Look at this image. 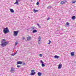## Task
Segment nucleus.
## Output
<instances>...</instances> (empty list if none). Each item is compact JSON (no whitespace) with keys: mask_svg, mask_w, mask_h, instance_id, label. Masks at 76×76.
Listing matches in <instances>:
<instances>
[{"mask_svg":"<svg viewBox=\"0 0 76 76\" xmlns=\"http://www.w3.org/2000/svg\"><path fill=\"white\" fill-rule=\"evenodd\" d=\"M4 41H5V39H2L1 42L2 43L1 44V45L2 47H4L6 46L9 43V42H8Z\"/></svg>","mask_w":76,"mask_h":76,"instance_id":"obj_1","label":"nucleus"},{"mask_svg":"<svg viewBox=\"0 0 76 76\" xmlns=\"http://www.w3.org/2000/svg\"><path fill=\"white\" fill-rule=\"evenodd\" d=\"M3 32L4 34H5L9 32V30L8 29V28L6 27V28H4L3 30Z\"/></svg>","mask_w":76,"mask_h":76,"instance_id":"obj_2","label":"nucleus"},{"mask_svg":"<svg viewBox=\"0 0 76 76\" xmlns=\"http://www.w3.org/2000/svg\"><path fill=\"white\" fill-rule=\"evenodd\" d=\"M18 33H19V31H14V36H17L18 35Z\"/></svg>","mask_w":76,"mask_h":76,"instance_id":"obj_3","label":"nucleus"},{"mask_svg":"<svg viewBox=\"0 0 76 76\" xmlns=\"http://www.w3.org/2000/svg\"><path fill=\"white\" fill-rule=\"evenodd\" d=\"M34 70H31V72L32 73L30 74L31 75H35V73H36V72H34Z\"/></svg>","mask_w":76,"mask_h":76,"instance_id":"obj_4","label":"nucleus"},{"mask_svg":"<svg viewBox=\"0 0 76 76\" xmlns=\"http://www.w3.org/2000/svg\"><path fill=\"white\" fill-rule=\"evenodd\" d=\"M15 70V68H14L13 67H11V69L10 70V72L12 73L14 72V71Z\"/></svg>","mask_w":76,"mask_h":76,"instance_id":"obj_5","label":"nucleus"},{"mask_svg":"<svg viewBox=\"0 0 76 76\" xmlns=\"http://www.w3.org/2000/svg\"><path fill=\"white\" fill-rule=\"evenodd\" d=\"M20 1V0H16V2L14 3V4H17L18 5L19 4V2Z\"/></svg>","mask_w":76,"mask_h":76,"instance_id":"obj_6","label":"nucleus"},{"mask_svg":"<svg viewBox=\"0 0 76 76\" xmlns=\"http://www.w3.org/2000/svg\"><path fill=\"white\" fill-rule=\"evenodd\" d=\"M66 2H67V1H66V0L65 1H61V4H65V3H66Z\"/></svg>","mask_w":76,"mask_h":76,"instance_id":"obj_7","label":"nucleus"},{"mask_svg":"<svg viewBox=\"0 0 76 76\" xmlns=\"http://www.w3.org/2000/svg\"><path fill=\"white\" fill-rule=\"evenodd\" d=\"M17 64H22V62L21 61H18L17 62Z\"/></svg>","mask_w":76,"mask_h":76,"instance_id":"obj_8","label":"nucleus"},{"mask_svg":"<svg viewBox=\"0 0 76 76\" xmlns=\"http://www.w3.org/2000/svg\"><path fill=\"white\" fill-rule=\"evenodd\" d=\"M27 39L28 41H30V39H31V37H28L27 38Z\"/></svg>","mask_w":76,"mask_h":76,"instance_id":"obj_9","label":"nucleus"},{"mask_svg":"<svg viewBox=\"0 0 76 76\" xmlns=\"http://www.w3.org/2000/svg\"><path fill=\"white\" fill-rule=\"evenodd\" d=\"M37 75L39 76H41L42 74L41 73V72H38L37 73Z\"/></svg>","mask_w":76,"mask_h":76,"instance_id":"obj_10","label":"nucleus"},{"mask_svg":"<svg viewBox=\"0 0 76 76\" xmlns=\"http://www.w3.org/2000/svg\"><path fill=\"white\" fill-rule=\"evenodd\" d=\"M61 67H62V65L60 64H59L58 66V69H61Z\"/></svg>","mask_w":76,"mask_h":76,"instance_id":"obj_11","label":"nucleus"},{"mask_svg":"<svg viewBox=\"0 0 76 76\" xmlns=\"http://www.w3.org/2000/svg\"><path fill=\"white\" fill-rule=\"evenodd\" d=\"M36 32H37V30L35 29L33 30V33H36Z\"/></svg>","mask_w":76,"mask_h":76,"instance_id":"obj_12","label":"nucleus"},{"mask_svg":"<svg viewBox=\"0 0 76 76\" xmlns=\"http://www.w3.org/2000/svg\"><path fill=\"white\" fill-rule=\"evenodd\" d=\"M10 10V12H11V13H14V10H13V9H11Z\"/></svg>","mask_w":76,"mask_h":76,"instance_id":"obj_13","label":"nucleus"},{"mask_svg":"<svg viewBox=\"0 0 76 76\" xmlns=\"http://www.w3.org/2000/svg\"><path fill=\"white\" fill-rule=\"evenodd\" d=\"M54 57L55 58H59V56L57 55H55Z\"/></svg>","mask_w":76,"mask_h":76,"instance_id":"obj_14","label":"nucleus"},{"mask_svg":"<svg viewBox=\"0 0 76 76\" xmlns=\"http://www.w3.org/2000/svg\"><path fill=\"white\" fill-rule=\"evenodd\" d=\"M38 39V41H40L41 39V37L39 36Z\"/></svg>","mask_w":76,"mask_h":76,"instance_id":"obj_15","label":"nucleus"},{"mask_svg":"<svg viewBox=\"0 0 76 76\" xmlns=\"http://www.w3.org/2000/svg\"><path fill=\"white\" fill-rule=\"evenodd\" d=\"M52 7L51 6H49L47 7V9H50V8H51Z\"/></svg>","mask_w":76,"mask_h":76,"instance_id":"obj_16","label":"nucleus"},{"mask_svg":"<svg viewBox=\"0 0 76 76\" xmlns=\"http://www.w3.org/2000/svg\"><path fill=\"white\" fill-rule=\"evenodd\" d=\"M33 11H34V13H36V12H37L38 11V10H35V9H34L33 10Z\"/></svg>","mask_w":76,"mask_h":76,"instance_id":"obj_17","label":"nucleus"},{"mask_svg":"<svg viewBox=\"0 0 76 76\" xmlns=\"http://www.w3.org/2000/svg\"><path fill=\"white\" fill-rule=\"evenodd\" d=\"M75 19V16H74L72 17V20H74Z\"/></svg>","mask_w":76,"mask_h":76,"instance_id":"obj_18","label":"nucleus"},{"mask_svg":"<svg viewBox=\"0 0 76 76\" xmlns=\"http://www.w3.org/2000/svg\"><path fill=\"white\" fill-rule=\"evenodd\" d=\"M74 52H71V54L72 56H74Z\"/></svg>","mask_w":76,"mask_h":76,"instance_id":"obj_19","label":"nucleus"},{"mask_svg":"<svg viewBox=\"0 0 76 76\" xmlns=\"http://www.w3.org/2000/svg\"><path fill=\"white\" fill-rule=\"evenodd\" d=\"M42 67H44L45 66V64H44V63L42 64Z\"/></svg>","mask_w":76,"mask_h":76,"instance_id":"obj_20","label":"nucleus"},{"mask_svg":"<svg viewBox=\"0 0 76 76\" xmlns=\"http://www.w3.org/2000/svg\"><path fill=\"white\" fill-rule=\"evenodd\" d=\"M76 2V0H75V1H73L72 2V3H75Z\"/></svg>","mask_w":76,"mask_h":76,"instance_id":"obj_21","label":"nucleus"},{"mask_svg":"<svg viewBox=\"0 0 76 76\" xmlns=\"http://www.w3.org/2000/svg\"><path fill=\"white\" fill-rule=\"evenodd\" d=\"M31 29L32 30H34V27H31Z\"/></svg>","mask_w":76,"mask_h":76,"instance_id":"obj_22","label":"nucleus"},{"mask_svg":"<svg viewBox=\"0 0 76 76\" xmlns=\"http://www.w3.org/2000/svg\"><path fill=\"white\" fill-rule=\"evenodd\" d=\"M37 26H39V28H40V27H41V26H39V24H38V23H37Z\"/></svg>","mask_w":76,"mask_h":76,"instance_id":"obj_23","label":"nucleus"},{"mask_svg":"<svg viewBox=\"0 0 76 76\" xmlns=\"http://www.w3.org/2000/svg\"><path fill=\"white\" fill-rule=\"evenodd\" d=\"M49 43H48V44H50V43H51V41L50 40H49Z\"/></svg>","mask_w":76,"mask_h":76,"instance_id":"obj_24","label":"nucleus"},{"mask_svg":"<svg viewBox=\"0 0 76 76\" xmlns=\"http://www.w3.org/2000/svg\"><path fill=\"white\" fill-rule=\"evenodd\" d=\"M37 5H39V2L38 1L37 2L36 4Z\"/></svg>","mask_w":76,"mask_h":76,"instance_id":"obj_25","label":"nucleus"},{"mask_svg":"<svg viewBox=\"0 0 76 76\" xmlns=\"http://www.w3.org/2000/svg\"><path fill=\"white\" fill-rule=\"evenodd\" d=\"M40 63H44V62L42 61V60H40Z\"/></svg>","mask_w":76,"mask_h":76,"instance_id":"obj_26","label":"nucleus"},{"mask_svg":"<svg viewBox=\"0 0 76 76\" xmlns=\"http://www.w3.org/2000/svg\"><path fill=\"white\" fill-rule=\"evenodd\" d=\"M41 42L40 41H39L38 42V43L39 44H41Z\"/></svg>","mask_w":76,"mask_h":76,"instance_id":"obj_27","label":"nucleus"},{"mask_svg":"<svg viewBox=\"0 0 76 76\" xmlns=\"http://www.w3.org/2000/svg\"><path fill=\"white\" fill-rule=\"evenodd\" d=\"M17 44H18V43L16 42L15 44V46H16V45H17Z\"/></svg>","mask_w":76,"mask_h":76,"instance_id":"obj_28","label":"nucleus"},{"mask_svg":"<svg viewBox=\"0 0 76 76\" xmlns=\"http://www.w3.org/2000/svg\"><path fill=\"white\" fill-rule=\"evenodd\" d=\"M66 25H69V23L68 22H67L66 23Z\"/></svg>","mask_w":76,"mask_h":76,"instance_id":"obj_29","label":"nucleus"},{"mask_svg":"<svg viewBox=\"0 0 76 76\" xmlns=\"http://www.w3.org/2000/svg\"><path fill=\"white\" fill-rule=\"evenodd\" d=\"M17 67H18V68H19V67H20V66H19V65H17Z\"/></svg>","mask_w":76,"mask_h":76,"instance_id":"obj_30","label":"nucleus"},{"mask_svg":"<svg viewBox=\"0 0 76 76\" xmlns=\"http://www.w3.org/2000/svg\"><path fill=\"white\" fill-rule=\"evenodd\" d=\"M39 56H40V57H42V54H39Z\"/></svg>","mask_w":76,"mask_h":76,"instance_id":"obj_31","label":"nucleus"},{"mask_svg":"<svg viewBox=\"0 0 76 76\" xmlns=\"http://www.w3.org/2000/svg\"><path fill=\"white\" fill-rule=\"evenodd\" d=\"M50 19V18L48 17V18L47 19V20H49Z\"/></svg>","mask_w":76,"mask_h":76,"instance_id":"obj_32","label":"nucleus"},{"mask_svg":"<svg viewBox=\"0 0 76 76\" xmlns=\"http://www.w3.org/2000/svg\"><path fill=\"white\" fill-rule=\"evenodd\" d=\"M23 39H25V38L24 37H23Z\"/></svg>","mask_w":76,"mask_h":76,"instance_id":"obj_33","label":"nucleus"},{"mask_svg":"<svg viewBox=\"0 0 76 76\" xmlns=\"http://www.w3.org/2000/svg\"><path fill=\"white\" fill-rule=\"evenodd\" d=\"M25 64H25V63H24L23 64V65H25Z\"/></svg>","mask_w":76,"mask_h":76,"instance_id":"obj_34","label":"nucleus"},{"mask_svg":"<svg viewBox=\"0 0 76 76\" xmlns=\"http://www.w3.org/2000/svg\"><path fill=\"white\" fill-rule=\"evenodd\" d=\"M15 54H12V56H15Z\"/></svg>","mask_w":76,"mask_h":76,"instance_id":"obj_35","label":"nucleus"},{"mask_svg":"<svg viewBox=\"0 0 76 76\" xmlns=\"http://www.w3.org/2000/svg\"><path fill=\"white\" fill-rule=\"evenodd\" d=\"M16 53H17V52H15V53H14V54L15 55L16 54Z\"/></svg>","mask_w":76,"mask_h":76,"instance_id":"obj_36","label":"nucleus"},{"mask_svg":"<svg viewBox=\"0 0 76 76\" xmlns=\"http://www.w3.org/2000/svg\"><path fill=\"white\" fill-rule=\"evenodd\" d=\"M31 0V1H32V0Z\"/></svg>","mask_w":76,"mask_h":76,"instance_id":"obj_37","label":"nucleus"}]
</instances>
